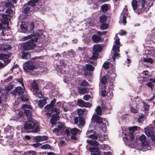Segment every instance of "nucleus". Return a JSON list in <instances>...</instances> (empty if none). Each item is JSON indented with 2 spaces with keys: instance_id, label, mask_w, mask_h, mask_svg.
Returning <instances> with one entry per match:
<instances>
[{
  "instance_id": "nucleus-42",
  "label": "nucleus",
  "mask_w": 155,
  "mask_h": 155,
  "mask_svg": "<svg viewBox=\"0 0 155 155\" xmlns=\"http://www.w3.org/2000/svg\"><path fill=\"white\" fill-rule=\"evenodd\" d=\"M6 1L8 2H6L5 3V5L6 8H9L13 7V5H12V3L10 2L9 0H6Z\"/></svg>"
},
{
  "instance_id": "nucleus-17",
  "label": "nucleus",
  "mask_w": 155,
  "mask_h": 155,
  "mask_svg": "<svg viewBox=\"0 0 155 155\" xmlns=\"http://www.w3.org/2000/svg\"><path fill=\"white\" fill-rule=\"evenodd\" d=\"M89 150L91 152V155H100V152L98 148L92 147L90 148Z\"/></svg>"
},
{
  "instance_id": "nucleus-56",
  "label": "nucleus",
  "mask_w": 155,
  "mask_h": 155,
  "mask_svg": "<svg viewBox=\"0 0 155 155\" xmlns=\"http://www.w3.org/2000/svg\"><path fill=\"white\" fill-rule=\"evenodd\" d=\"M143 107L144 108V110L145 111L147 110L150 107V106L149 105L146 104L145 103H144L143 102Z\"/></svg>"
},
{
  "instance_id": "nucleus-35",
  "label": "nucleus",
  "mask_w": 155,
  "mask_h": 155,
  "mask_svg": "<svg viewBox=\"0 0 155 155\" xmlns=\"http://www.w3.org/2000/svg\"><path fill=\"white\" fill-rule=\"evenodd\" d=\"M101 8L103 12H105L108 10L109 6L107 4H104L102 5Z\"/></svg>"
},
{
  "instance_id": "nucleus-21",
  "label": "nucleus",
  "mask_w": 155,
  "mask_h": 155,
  "mask_svg": "<svg viewBox=\"0 0 155 155\" xmlns=\"http://www.w3.org/2000/svg\"><path fill=\"white\" fill-rule=\"evenodd\" d=\"M20 27L21 29L23 32L25 33L27 31L28 28L25 21H23L21 22Z\"/></svg>"
},
{
  "instance_id": "nucleus-11",
  "label": "nucleus",
  "mask_w": 155,
  "mask_h": 155,
  "mask_svg": "<svg viewBox=\"0 0 155 155\" xmlns=\"http://www.w3.org/2000/svg\"><path fill=\"white\" fill-rule=\"evenodd\" d=\"M145 133L147 136L150 137L152 140L155 141V133L153 127L150 126L144 129Z\"/></svg>"
},
{
  "instance_id": "nucleus-12",
  "label": "nucleus",
  "mask_w": 155,
  "mask_h": 155,
  "mask_svg": "<svg viewBox=\"0 0 155 155\" xmlns=\"http://www.w3.org/2000/svg\"><path fill=\"white\" fill-rule=\"evenodd\" d=\"M32 107L30 105L24 104L22 106V109L26 116L28 118L31 117V111L30 109H31Z\"/></svg>"
},
{
  "instance_id": "nucleus-22",
  "label": "nucleus",
  "mask_w": 155,
  "mask_h": 155,
  "mask_svg": "<svg viewBox=\"0 0 155 155\" xmlns=\"http://www.w3.org/2000/svg\"><path fill=\"white\" fill-rule=\"evenodd\" d=\"M11 49V47L9 45H2L0 46V50L1 51H5L7 50H9Z\"/></svg>"
},
{
  "instance_id": "nucleus-63",
  "label": "nucleus",
  "mask_w": 155,
  "mask_h": 155,
  "mask_svg": "<svg viewBox=\"0 0 155 155\" xmlns=\"http://www.w3.org/2000/svg\"><path fill=\"white\" fill-rule=\"evenodd\" d=\"M85 105L84 107H91V104L88 102H85Z\"/></svg>"
},
{
  "instance_id": "nucleus-46",
  "label": "nucleus",
  "mask_w": 155,
  "mask_h": 155,
  "mask_svg": "<svg viewBox=\"0 0 155 155\" xmlns=\"http://www.w3.org/2000/svg\"><path fill=\"white\" fill-rule=\"evenodd\" d=\"M147 51V52L146 53L147 54H150L153 57H155V52H153V50H148Z\"/></svg>"
},
{
  "instance_id": "nucleus-20",
  "label": "nucleus",
  "mask_w": 155,
  "mask_h": 155,
  "mask_svg": "<svg viewBox=\"0 0 155 155\" xmlns=\"http://www.w3.org/2000/svg\"><path fill=\"white\" fill-rule=\"evenodd\" d=\"M102 46L99 45L97 44L94 45V51L98 53L101 51L102 50Z\"/></svg>"
},
{
  "instance_id": "nucleus-44",
  "label": "nucleus",
  "mask_w": 155,
  "mask_h": 155,
  "mask_svg": "<svg viewBox=\"0 0 155 155\" xmlns=\"http://www.w3.org/2000/svg\"><path fill=\"white\" fill-rule=\"evenodd\" d=\"M146 118L145 116L144 115H141L140 116L137 120V121L139 123H141L142 121L143 120Z\"/></svg>"
},
{
  "instance_id": "nucleus-28",
  "label": "nucleus",
  "mask_w": 155,
  "mask_h": 155,
  "mask_svg": "<svg viewBox=\"0 0 155 155\" xmlns=\"http://www.w3.org/2000/svg\"><path fill=\"white\" fill-rule=\"evenodd\" d=\"M99 134H96L95 132H94L93 134H91L89 135H87V137L94 139H97L99 136Z\"/></svg>"
},
{
  "instance_id": "nucleus-33",
  "label": "nucleus",
  "mask_w": 155,
  "mask_h": 155,
  "mask_svg": "<svg viewBox=\"0 0 155 155\" xmlns=\"http://www.w3.org/2000/svg\"><path fill=\"white\" fill-rule=\"evenodd\" d=\"M146 136L144 135H142L140 137V140L143 143V146L146 145V144L145 143L146 142Z\"/></svg>"
},
{
  "instance_id": "nucleus-19",
  "label": "nucleus",
  "mask_w": 155,
  "mask_h": 155,
  "mask_svg": "<svg viewBox=\"0 0 155 155\" xmlns=\"http://www.w3.org/2000/svg\"><path fill=\"white\" fill-rule=\"evenodd\" d=\"M13 87V84H10L8 86H6L5 87V89L3 91L4 92H6V93H4L3 92L2 93V94L3 95H7L9 92V91L11 90Z\"/></svg>"
},
{
  "instance_id": "nucleus-34",
  "label": "nucleus",
  "mask_w": 155,
  "mask_h": 155,
  "mask_svg": "<svg viewBox=\"0 0 155 155\" xmlns=\"http://www.w3.org/2000/svg\"><path fill=\"white\" fill-rule=\"evenodd\" d=\"M150 82L147 83V85L149 87L151 88V89H152L153 84L152 82L153 83H155V79H150Z\"/></svg>"
},
{
  "instance_id": "nucleus-1",
  "label": "nucleus",
  "mask_w": 155,
  "mask_h": 155,
  "mask_svg": "<svg viewBox=\"0 0 155 155\" xmlns=\"http://www.w3.org/2000/svg\"><path fill=\"white\" fill-rule=\"evenodd\" d=\"M44 32L41 30H38L35 34H31L24 37L25 40H27L31 38L30 40L28 41L23 45L24 48L26 50L32 49L36 47L35 42H37L38 38H42L44 37L43 33Z\"/></svg>"
},
{
  "instance_id": "nucleus-50",
  "label": "nucleus",
  "mask_w": 155,
  "mask_h": 155,
  "mask_svg": "<svg viewBox=\"0 0 155 155\" xmlns=\"http://www.w3.org/2000/svg\"><path fill=\"white\" fill-rule=\"evenodd\" d=\"M58 66V64L57 65L58 68H56L57 70L58 71V73H60V74H64L65 72H66V71H65L64 70L61 69V68H59Z\"/></svg>"
},
{
  "instance_id": "nucleus-37",
  "label": "nucleus",
  "mask_w": 155,
  "mask_h": 155,
  "mask_svg": "<svg viewBox=\"0 0 155 155\" xmlns=\"http://www.w3.org/2000/svg\"><path fill=\"white\" fill-rule=\"evenodd\" d=\"M101 148L104 150H110V147L108 145L103 144L101 145Z\"/></svg>"
},
{
  "instance_id": "nucleus-40",
  "label": "nucleus",
  "mask_w": 155,
  "mask_h": 155,
  "mask_svg": "<svg viewBox=\"0 0 155 155\" xmlns=\"http://www.w3.org/2000/svg\"><path fill=\"white\" fill-rule=\"evenodd\" d=\"M97 113L98 115H101L102 114V109L100 106H98L95 110Z\"/></svg>"
},
{
  "instance_id": "nucleus-43",
  "label": "nucleus",
  "mask_w": 155,
  "mask_h": 155,
  "mask_svg": "<svg viewBox=\"0 0 155 155\" xmlns=\"http://www.w3.org/2000/svg\"><path fill=\"white\" fill-rule=\"evenodd\" d=\"M37 153L34 151H31L25 153V155H36Z\"/></svg>"
},
{
  "instance_id": "nucleus-39",
  "label": "nucleus",
  "mask_w": 155,
  "mask_h": 155,
  "mask_svg": "<svg viewBox=\"0 0 155 155\" xmlns=\"http://www.w3.org/2000/svg\"><path fill=\"white\" fill-rule=\"evenodd\" d=\"M143 61L145 62L149 63L151 64H152L154 62L153 60L151 58H144L143 59Z\"/></svg>"
},
{
  "instance_id": "nucleus-45",
  "label": "nucleus",
  "mask_w": 155,
  "mask_h": 155,
  "mask_svg": "<svg viewBox=\"0 0 155 155\" xmlns=\"http://www.w3.org/2000/svg\"><path fill=\"white\" fill-rule=\"evenodd\" d=\"M108 27V25L106 23L102 24L100 26V28L101 30H105Z\"/></svg>"
},
{
  "instance_id": "nucleus-62",
  "label": "nucleus",
  "mask_w": 155,
  "mask_h": 155,
  "mask_svg": "<svg viewBox=\"0 0 155 155\" xmlns=\"http://www.w3.org/2000/svg\"><path fill=\"white\" fill-rule=\"evenodd\" d=\"M102 108L103 109L105 110H108L110 109V106L109 107H108L107 106V105H105L104 104H102Z\"/></svg>"
},
{
  "instance_id": "nucleus-49",
  "label": "nucleus",
  "mask_w": 155,
  "mask_h": 155,
  "mask_svg": "<svg viewBox=\"0 0 155 155\" xmlns=\"http://www.w3.org/2000/svg\"><path fill=\"white\" fill-rule=\"evenodd\" d=\"M86 69L87 71H91L94 70V68L92 65L87 64H86Z\"/></svg>"
},
{
  "instance_id": "nucleus-58",
  "label": "nucleus",
  "mask_w": 155,
  "mask_h": 155,
  "mask_svg": "<svg viewBox=\"0 0 155 155\" xmlns=\"http://www.w3.org/2000/svg\"><path fill=\"white\" fill-rule=\"evenodd\" d=\"M29 29L31 30L32 31L34 28V24L33 22H31L29 25Z\"/></svg>"
},
{
  "instance_id": "nucleus-2",
  "label": "nucleus",
  "mask_w": 155,
  "mask_h": 155,
  "mask_svg": "<svg viewBox=\"0 0 155 155\" xmlns=\"http://www.w3.org/2000/svg\"><path fill=\"white\" fill-rule=\"evenodd\" d=\"M70 106V104L69 103H66L64 102H57L54 106L55 113L57 115H59L60 112L64 110L66 112L68 111Z\"/></svg>"
},
{
  "instance_id": "nucleus-36",
  "label": "nucleus",
  "mask_w": 155,
  "mask_h": 155,
  "mask_svg": "<svg viewBox=\"0 0 155 155\" xmlns=\"http://www.w3.org/2000/svg\"><path fill=\"white\" fill-rule=\"evenodd\" d=\"M85 103V101L80 99L77 102L78 105L81 107H84Z\"/></svg>"
},
{
  "instance_id": "nucleus-25",
  "label": "nucleus",
  "mask_w": 155,
  "mask_h": 155,
  "mask_svg": "<svg viewBox=\"0 0 155 155\" xmlns=\"http://www.w3.org/2000/svg\"><path fill=\"white\" fill-rule=\"evenodd\" d=\"M47 97L44 98L43 100H40L38 101V105L41 107H42L46 104V101L48 100Z\"/></svg>"
},
{
  "instance_id": "nucleus-60",
  "label": "nucleus",
  "mask_w": 155,
  "mask_h": 155,
  "mask_svg": "<svg viewBox=\"0 0 155 155\" xmlns=\"http://www.w3.org/2000/svg\"><path fill=\"white\" fill-rule=\"evenodd\" d=\"M110 64L107 62H105L103 66L104 68L105 69H108L109 66Z\"/></svg>"
},
{
  "instance_id": "nucleus-8",
  "label": "nucleus",
  "mask_w": 155,
  "mask_h": 155,
  "mask_svg": "<svg viewBox=\"0 0 155 155\" xmlns=\"http://www.w3.org/2000/svg\"><path fill=\"white\" fill-rule=\"evenodd\" d=\"M6 12L9 15H2V22L4 24H7L9 20H10L13 15V12L10 8H9L6 10Z\"/></svg>"
},
{
  "instance_id": "nucleus-41",
  "label": "nucleus",
  "mask_w": 155,
  "mask_h": 155,
  "mask_svg": "<svg viewBox=\"0 0 155 155\" xmlns=\"http://www.w3.org/2000/svg\"><path fill=\"white\" fill-rule=\"evenodd\" d=\"M99 134V137L100 138V141H103L105 140V139H107L108 138V136L106 134H104L100 136Z\"/></svg>"
},
{
  "instance_id": "nucleus-15",
  "label": "nucleus",
  "mask_w": 155,
  "mask_h": 155,
  "mask_svg": "<svg viewBox=\"0 0 155 155\" xmlns=\"http://www.w3.org/2000/svg\"><path fill=\"white\" fill-rule=\"evenodd\" d=\"M9 56L5 54H0V60H3L5 64H7L10 61Z\"/></svg>"
},
{
  "instance_id": "nucleus-31",
  "label": "nucleus",
  "mask_w": 155,
  "mask_h": 155,
  "mask_svg": "<svg viewBox=\"0 0 155 155\" xmlns=\"http://www.w3.org/2000/svg\"><path fill=\"white\" fill-rule=\"evenodd\" d=\"M31 55L28 52H23L22 55V58L23 59H28L30 58Z\"/></svg>"
},
{
  "instance_id": "nucleus-29",
  "label": "nucleus",
  "mask_w": 155,
  "mask_h": 155,
  "mask_svg": "<svg viewBox=\"0 0 155 155\" xmlns=\"http://www.w3.org/2000/svg\"><path fill=\"white\" fill-rule=\"evenodd\" d=\"M92 40L95 42H98L101 40V36L97 35H94L93 36L92 38Z\"/></svg>"
},
{
  "instance_id": "nucleus-7",
  "label": "nucleus",
  "mask_w": 155,
  "mask_h": 155,
  "mask_svg": "<svg viewBox=\"0 0 155 155\" xmlns=\"http://www.w3.org/2000/svg\"><path fill=\"white\" fill-rule=\"evenodd\" d=\"M115 45L113 46L112 50L114 52V54L113 60L114 61L115 58H119L120 57L119 54L117 52H119V48L120 43L119 39H117L115 41Z\"/></svg>"
},
{
  "instance_id": "nucleus-9",
  "label": "nucleus",
  "mask_w": 155,
  "mask_h": 155,
  "mask_svg": "<svg viewBox=\"0 0 155 155\" xmlns=\"http://www.w3.org/2000/svg\"><path fill=\"white\" fill-rule=\"evenodd\" d=\"M56 102V100L54 98L51 102L50 104L45 106V107L44 110L46 112L47 114H49V117L52 113H55V111H54L55 110V108H53L54 104Z\"/></svg>"
},
{
  "instance_id": "nucleus-59",
  "label": "nucleus",
  "mask_w": 155,
  "mask_h": 155,
  "mask_svg": "<svg viewBox=\"0 0 155 155\" xmlns=\"http://www.w3.org/2000/svg\"><path fill=\"white\" fill-rule=\"evenodd\" d=\"M13 129V128L11 126L7 127L4 130L6 132H11L10 130Z\"/></svg>"
},
{
  "instance_id": "nucleus-52",
  "label": "nucleus",
  "mask_w": 155,
  "mask_h": 155,
  "mask_svg": "<svg viewBox=\"0 0 155 155\" xmlns=\"http://www.w3.org/2000/svg\"><path fill=\"white\" fill-rule=\"evenodd\" d=\"M101 82L102 84L104 85H105V84H106L107 82V79L105 76H104L102 78L101 80Z\"/></svg>"
},
{
  "instance_id": "nucleus-64",
  "label": "nucleus",
  "mask_w": 155,
  "mask_h": 155,
  "mask_svg": "<svg viewBox=\"0 0 155 155\" xmlns=\"http://www.w3.org/2000/svg\"><path fill=\"white\" fill-rule=\"evenodd\" d=\"M88 83L85 81H83V82L81 84V85L83 86H87L88 85Z\"/></svg>"
},
{
  "instance_id": "nucleus-10",
  "label": "nucleus",
  "mask_w": 155,
  "mask_h": 155,
  "mask_svg": "<svg viewBox=\"0 0 155 155\" xmlns=\"http://www.w3.org/2000/svg\"><path fill=\"white\" fill-rule=\"evenodd\" d=\"M58 127L55 128L53 130V132L57 135L64 133L65 130L64 124L60 122H58Z\"/></svg>"
},
{
  "instance_id": "nucleus-57",
  "label": "nucleus",
  "mask_w": 155,
  "mask_h": 155,
  "mask_svg": "<svg viewBox=\"0 0 155 155\" xmlns=\"http://www.w3.org/2000/svg\"><path fill=\"white\" fill-rule=\"evenodd\" d=\"M34 140L35 141L37 142H41V136H37L35 137Z\"/></svg>"
},
{
  "instance_id": "nucleus-30",
  "label": "nucleus",
  "mask_w": 155,
  "mask_h": 155,
  "mask_svg": "<svg viewBox=\"0 0 155 155\" xmlns=\"http://www.w3.org/2000/svg\"><path fill=\"white\" fill-rule=\"evenodd\" d=\"M89 89L87 87H83L80 88L79 89V93L81 94H84L89 92Z\"/></svg>"
},
{
  "instance_id": "nucleus-14",
  "label": "nucleus",
  "mask_w": 155,
  "mask_h": 155,
  "mask_svg": "<svg viewBox=\"0 0 155 155\" xmlns=\"http://www.w3.org/2000/svg\"><path fill=\"white\" fill-rule=\"evenodd\" d=\"M92 119V121L94 122H96L97 123H101V126L102 128H107V126L106 124L102 123V119L100 117L96 115H93Z\"/></svg>"
},
{
  "instance_id": "nucleus-24",
  "label": "nucleus",
  "mask_w": 155,
  "mask_h": 155,
  "mask_svg": "<svg viewBox=\"0 0 155 155\" xmlns=\"http://www.w3.org/2000/svg\"><path fill=\"white\" fill-rule=\"evenodd\" d=\"M87 143H89L91 145L96 147H98L99 145L98 143L96 140H87Z\"/></svg>"
},
{
  "instance_id": "nucleus-3",
  "label": "nucleus",
  "mask_w": 155,
  "mask_h": 155,
  "mask_svg": "<svg viewBox=\"0 0 155 155\" xmlns=\"http://www.w3.org/2000/svg\"><path fill=\"white\" fill-rule=\"evenodd\" d=\"M24 128L26 130L32 129L33 132H38L39 130V127L38 124L35 121L28 120L24 125Z\"/></svg>"
},
{
  "instance_id": "nucleus-5",
  "label": "nucleus",
  "mask_w": 155,
  "mask_h": 155,
  "mask_svg": "<svg viewBox=\"0 0 155 155\" xmlns=\"http://www.w3.org/2000/svg\"><path fill=\"white\" fill-rule=\"evenodd\" d=\"M38 67V66L32 61H27L23 64L24 69L26 71L36 70Z\"/></svg>"
},
{
  "instance_id": "nucleus-48",
  "label": "nucleus",
  "mask_w": 155,
  "mask_h": 155,
  "mask_svg": "<svg viewBox=\"0 0 155 155\" xmlns=\"http://www.w3.org/2000/svg\"><path fill=\"white\" fill-rule=\"evenodd\" d=\"M98 53L94 51L93 52V55L91 58L93 60H96L98 57Z\"/></svg>"
},
{
  "instance_id": "nucleus-16",
  "label": "nucleus",
  "mask_w": 155,
  "mask_h": 155,
  "mask_svg": "<svg viewBox=\"0 0 155 155\" xmlns=\"http://www.w3.org/2000/svg\"><path fill=\"white\" fill-rule=\"evenodd\" d=\"M128 12L127 8V6H125L123 11L121 13V15L123 17V22L124 24L126 23V18L128 16Z\"/></svg>"
},
{
  "instance_id": "nucleus-47",
  "label": "nucleus",
  "mask_w": 155,
  "mask_h": 155,
  "mask_svg": "<svg viewBox=\"0 0 155 155\" xmlns=\"http://www.w3.org/2000/svg\"><path fill=\"white\" fill-rule=\"evenodd\" d=\"M142 75L143 76V81H146L145 79V78H146L147 77V76L148 75V71H145L142 72Z\"/></svg>"
},
{
  "instance_id": "nucleus-38",
  "label": "nucleus",
  "mask_w": 155,
  "mask_h": 155,
  "mask_svg": "<svg viewBox=\"0 0 155 155\" xmlns=\"http://www.w3.org/2000/svg\"><path fill=\"white\" fill-rule=\"evenodd\" d=\"M38 0H32V1L30 0L28 2L27 4L29 5L33 6L34 5L35 3H36L38 2Z\"/></svg>"
},
{
  "instance_id": "nucleus-23",
  "label": "nucleus",
  "mask_w": 155,
  "mask_h": 155,
  "mask_svg": "<svg viewBox=\"0 0 155 155\" xmlns=\"http://www.w3.org/2000/svg\"><path fill=\"white\" fill-rule=\"evenodd\" d=\"M25 87L22 88L20 87H18L15 89L16 92L20 95H22L23 94L25 91Z\"/></svg>"
},
{
  "instance_id": "nucleus-27",
  "label": "nucleus",
  "mask_w": 155,
  "mask_h": 155,
  "mask_svg": "<svg viewBox=\"0 0 155 155\" xmlns=\"http://www.w3.org/2000/svg\"><path fill=\"white\" fill-rule=\"evenodd\" d=\"M71 133L73 135H75L78 134H80L81 131L77 128H75L71 130Z\"/></svg>"
},
{
  "instance_id": "nucleus-13",
  "label": "nucleus",
  "mask_w": 155,
  "mask_h": 155,
  "mask_svg": "<svg viewBox=\"0 0 155 155\" xmlns=\"http://www.w3.org/2000/svg\"><path fill=\"white\" fill-rule=\"evenodd\" d=\"M74 122L79 128H81L84 125L85 122L84 119L82 117H75Z\"/></svg>"
},
{
  "instance_id": "nucleus-54",
  "label": "nucleus",
  "mask_w": 155,
  "mask_h": 155,
  "mask_svg": "<svg viewBox=\"0 0 155 155\" xmlns=\"http://www.w3.org/2000/svg\"><path fill=\"white\" fill-rule=\"evenodd\" d=\"M50 146L49 145L45 144L42 146L41 147L42 149H50Z\"/></svg>"
},
{
  "instance_id": "nucleus-51",
  "label": "nucleus",
  "mask_w": 155,
  "mask_h": 155,
  "mask_svg": "<svg viewBox=\"0 0 155 155\" xmlns=\"http://www.w3.org/2000/svg\"><path fill=\"white\" fill-rule=\"evenodd\" d=\"M106 16L104 15H103L100 17V21L101 23L103 22L106 21Z\"/></svg>"
},
{
  "instance_id": "nucleus-26",
  "label": "nucleus",
  "mask_w": 155,
  "mask_h": 155,
  "mask_svg": "<svg viewBox=\"0 0 155 155\" xmlns=\"http://www.w3.org/2000/svg\"><path fill=\"white\" fill-rule=\"evenodd\" d=\"M131 4L132 6L134 11L137 9L138 5L137 0H133L131 2Z\"/></svg>"
},
{
  "instance_id": "nucleus-18",
  "label": "nucleus",
  "mask_w": 155,
  "mask_h": 155,
  "mask_svg": "<svg viewBox=\"0 0 155 155\" xmlns=\"http://www.w3.org/2000/svg\"><path fill=\"white\" fill-rule=\"evenodd\" d=\"M59 115H57L56 113L54 114L52 116L50 121L52 125L55 124L57 121L58 120Z\"/></svg>"
},
{
  "instance_id": "nucleus-6",
  "label": "nucleus",
  "mask_w": 155,
  "mask_h": 155,
  "mask_svg": "<svg viewBox=\"0 0 155 155\" xmlns=\"http://www.w3.org/2000/svg\"><path fill=\"white\" fill-rule=\"evenodd\" d=\"M31 90L33 92V94L39 98H41L43 94L41 91L39 90L36 81H34L31 84Z\"/></svg>"
},
{
  "instance_id": "nucleus-53",
  "label": "nucleus",
  "mask_w": 155,
  "mask_h": 155,
  "mask_svg": "<svg viewBox=\"0 0 155 155\" xmlns=\"http://www.w3.org/2000/svg\"><path fill=\"white\" fill-rule=\"evenodd\" d=\"M110 92H108V96L110 98H112L113 96V94L112 92L113 87L112 86L110 87Z\"/></svg>"
},
{
  "instance_id": "nucleus-61",
  "label": "nucleus",
  "mask_w": 155,
  "mask_h": 155,
  "mask_svg": "<svg viewBox=\"0 0 155 155\" xmlns=\"http://www.w3.org/2000/svg\"><path fill=\"white\" fill-rule=\"evenodd\" d=\"M68 54L69 56L71 58H74L75 57L74 52L72 51H69Z\"/></svg>"
},
{
  "instance_id": "nucleus-4",
  "label": "nucleus",
  "mask_w": 155,
  "mask_h": 155,
  "mask_svg": "<svg viewBox=\"0 0 155 155\" xmlns=\"http://www.w3.org/2000/svg\"><path fill=\"white\" fill-rule=\"evenodd\" d=\"M137 128V127L136 126L130 127L129 128V132H127V134H125V138L128 141L127 143L129 146L131 144L130 142L133 140L134 137V132L135 131Z\"/></svg>"
},
{
  "instance_id": "nucleus-32",
  "label": "nucleus",
  "mask_w": 155,
  "mask_h": 155,
  "mask_svg": "<svg viewBox=\"0 0 155 155\" xmlns=\"http://www.w3.org/2000/svg\"><path fill=\"white\" fill-rule=\"evenodd\" d=\"M142 1L143 2H142V8H138V14L142 12H143L145 8L144 7V4H145V2L144 0H142Z\"/></svg>"
},
{
  "instance_id": "nucleus-55",
  "label": "nucleus",
  "mask_w": 155,
  "mask_h": 155,
  "mask_svg": "<svg viewBox=\"0 0 155 155\" xmlns=\"http://www.w3.org/2000/svg\"><path fill=\"white\" fill-rule=\"evenodd\" d=\"M92 98L91 97L88 95H86L84 96L83 99L86 101H88L90 99Z\"/></svg>"
}]
</instances>
